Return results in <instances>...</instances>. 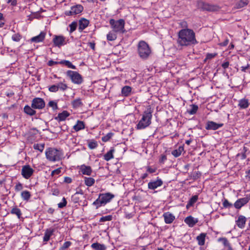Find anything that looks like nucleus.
Instances as JSON below:
<instances>
[{
    "label": "nucleus",
    "instance_id": "obj_4",
    "mask_svg": "<svg viewBox=\"0 0 250 250\" xmlns=\"http://www.w3.org/2000/svg\"><path fill=\"white\" fill-rule=\"evenodd\" d=\"M63 153L62 150L55 148L50 147L45 151L46 159L51 162H56L60 161Z\"/></svg>",
    "mask_w": 250,
    "mask_h": 250
},
{
    "label": "nucleus",
    "instance_id": "obj_27",
    "mask_svg": "<svg viewBox=\"0 0 250 250\" xmlns=\"http://www.w3.org/2000/svg\"><path fill=\"white\" fill-rule=\"evenodd\" d=\"M206 234L205 233H202L199 235L197 236L196 239L198 241V244L200 246H203L205 242V237Z\"/></svg>",
    "mask_w": 250,
    "mask_h": 250
},
{
    "label": "nucleus",
    "instance_id": "obj_21",
    "mask_svg": "<svg viewBox=\"0 0 250 250\" xmlns=\"http://www.w3.org/2000/svg\"><path fill=\"white\" fill-rule=\"evenodd\" d=\"M249 104L250 103L249 100L246 98H243L239 101L238 106L240 109H246L249 107Z\"/></svg>",
    "mask_w": 250,
    "mask_h": 250
},
{
    "label": "nucleus",
    "instance_id": "obj_17",
    "mask_svg": "<svg viewBox=\"0 0 250 250\" xmlns=\"http://www.w3.org/2000/svg\"><path fill=\"white\" fill-rule=\"evenodd\" d=\"M163 216L166 224H170L175 219V216L169 212L164 213Z\"/></svg>",
    "mask_w": 250,
    "mask_h": 250
},
{
    "label": "nucleus",
    "instance_id": "obj_18",
    "mask_svg": "<svg viewBox=\"0 0 250 250\" xmlns=\"http://www.w3.org/2000/svg\"><path fill=\"white\" fill-rule=\"evenodd\" d=\"M45 33L43 32H41L39 35L34 37L31 39V41L32 42L38 43L41 42H42L45 38Z\"/></svg>",
    "mask_w": 250,
    "mask_h": 250
},
{
    "label": "nucleus",
    "instance_id": "obj_52",
    "mask_svg": "<svg viewBox=\"0 0 250 250\" xmlns=\"http://www.w3.org/2000/svg\"><path fill=\"white\" fill-rule=\"evenodd\" d=\"M66 204L67 201L66 200V199L64 197H63L62 199V202L58 204V206L59 208H62L65 207L66 206Z\"/></svg>",
    "mask_w": 250,
    "mask_h": 250
},
{
    "label": "nucleus",
    "instance_id": "obj_1",
    "mask_svg": "<svg viewBox=\"0 0 250 250\" xmlns=\"http://www.w3.org/2000/svg\"><path fill=\"white\" fill-rule=\"evenodd\" d=\"M177 42L181 46H189L197 43L194 31L190 29H182L178 32Z\"/></svg>",
    "mask_w": 250,
    "mask_h": 250
},
{
    "label": "nucleus",
    "instance_id": "obj_32",
    "mask_svg": "<svg viewBox=\"0 0 250 250\" xmlns=\"http://www.w3.org/2000/svg\"><path fill=\"white\" fill-rule=\"evenodd\" d=\"M114 152V149L111 148L109 151H108L106 153H105L104 156V159L108 161L111 159L113 158V152Z\"/></svg>",
    "mask_w": 250,
    "mask_h": 250
},
{
    "label": "nucleus",
    "instance_id": "obj_3",
    "mask_svg": "<svg viewBox=\"0 0 250 250\" xmlns=\"http://www.w3.org/2000/svg\"><path fill=\"white\" fill-rule=\"evenodd\" d=\"M114 197V195L109 192L100 193L98 198L92 203V205L95 206L96 208H98L109 203Z\"/></svg>",
    "mask_w": 250,
    "mask_h": 250
},
{
    "label": "nucleus",
    "instance_id": "obj_47",
    "mask_svg": "<svg viewBox=\"0 0 250 250\" xmlns=\"http://www.w3.org/2000/svg\"><path fill=\"white\" fill-rule=\"evenodd\" d=\"M218 241L219 242H222L224 246L226 247L229 246L230 245L228 239L225 237L219 238L218 239Z\"/></svg>",
    "mask_w": 250,
    "mask_h": 250
},
{
    "label": "nucleus",
    "instance_id": "obj_13",
    "mask_svg": "<svg viewBox=\"0 0 250 250\" xmlns=\"http://www.w3.org/2000/svg\"><path fill=\"white\" fill-rule=\"evenodd\" d=\"M223 126V124H217L213 121H208L206 125V129L207 130H217L218 128L222 127Z\"/></svg>",
    "mask_w": 250,
    "mask_h": 250
},
{
    "label": "nucleus",
    "instance_id": "obj_53",
    "mask_svg": "<svg viewBox=\"0 0 250 250\" xmlns=\"http://www.w3.org/2000/svg\"><path fill=\"white\" fill-rule=\"evenodd\" d=\"M21 36L20 34H15L12 35V39L14 42H19L20 40L21 39Z\"/></svg>",
    "mask_w": 250,
    "mask_h": 250
},
{
    "label": "nucleus",
    "instance_id": "obj_62",
    "mask_svg": "<svg viewBox=\"0 0 250 250\" xmlns=\"http://www.w3.org/2000/svg\"><path fill=\"white\" fill-rule=\"evenodd\" d=\"M5 22L4 17H0V27H3Z\"/></svg>",
    "mask_w": 250,
    "mask_h": 250
},
{
    "label": "nucleus",
    "instance_id": "obj_11",
    "mask_svg": "<svg viewBox=\"0 0 250 250\" xmlns=\"http://www.w3.org/2000/svg\"><path fill=\"white\" fill-rule=\"evenodd\" d=\"M34 170L29 165H25L22 167L21 169V175L26 179H29L33 174Z\"/></svg>",
    "mask_w": 250,
    "mask_h": 250
},
{
    "label": "nucleus",
    "instance_id": "obj_34",
    "mask_svg": "<svg viewBox=\"0 0 250 250\" xmlns=\"http://www.w3.org/2000/svg\"><path fill=\"white\" fill-rule=\"evenodd\" d=\"M131 87L129 86H125L122 89V94L124 96H128L130 95L131 91Z\"/></svg>",
    "mask_w": 250,
    "mask_h": 250
},
{
    "label": "nucleus",
    "instance_id": "obj_57",
    "mask_svg": "<svg viewBox=\"0 0 250 250\" xmlns=\"http://www.w3.org/2000/svg\"><path fill=\"white\" fill-rule=\"evenodd\" d=\"M61 172V168H58L57 169H56L54 170H53L51 172V175L52 176H54L55 175H59Z\"/></svg>",
    "mask_w": 250,
    "mask_h": 250
},
{
    "label": "nucleus",
    "instance_id": "obj_43",
    "mask_svg": "<svg viewBox=\"0 0 250 250\" xmlns=\"http://www.w3.org/2000/svg\"><path fill=\"white\" fill-rule=\"evenodd\" d=\"M57 86L58 87V90H60L62 91H65L68 88L67 84L62 82L58 83Z\"/></svg>",
    "mask_w": 250,
    "mask_h": 250
},
{
    "label": "nucleus",
    "instance_id": "obj_9",
    "mask_svg": "<svg viewBox=\"0 0 250 250\" xmlns=\"http://www.w3.org/2000/svg\"><path fill=\"white\" fill-rule=\"evenodd\" d=\"M45 105L44 101L41 98H35L32 101L31 107L34 109H42Z\"/></svg>",
    "mask_w": 250,
    "mask_h": 250
},
{
    "label": "nucleus",
    "instance_id": "obj_42",
    "mask_svg": "<svg viewBox=\"0 0 250 250\" xmlns=\"http://www.w3.org/2000/svg\"><path fill=\"white\" fill-rule=\"evenodd\" d=\"M72 105L75 108H78L82 106L83 105V103L81 99L79 98L74 100L72 102Z\"/></svg>",
    "mask_w": 250,
    "mask_h": 250
},
{
    "label": "nucleus",
    "instance_id": "obj_29",
    "mask_svg": "<svg viewBox=\"0 0 250 250\" xmlns=\"http://www.w3.org/2000/svg\"><path fill=\"white\" fill-rule=\"evenodd\" d=\"M21 196L23 201H28L31 197V194L29 191L24 190L21 192Z\"/></svg>",
    "mask_w": 250,
    "mask_h": 250
},
{
    "label": "nucleus",
    "instance_id": "obj_36",
    "mask_svg": "<svg viewBox=\"0 0 250 250\" xmlns=\"http://www.w3.org/2000/svg\"><path fill=\"white\" fill-rule=\"evenodd\" d=\"M11 213L16 215L19 219H20L21 215V212L20 208L17 207H14L11 210Z\"/></svg>",
    "mask_w": 250,
    "mask_h": 250
},
{
    "label": "nucleus",
    "instance_id": "obj_63",
    "mask_svg": "<svg viewBox=\"0 0 250 250\" xmlns=\"http://www.w3.org/2000/svg\"><path fill=\"white\" fill-rule=\"evenodd\" d=\"M229 66V62H226L222 64V67L225 69L228 68Z\"/></svg>",
    "mask_w": 250,
    "mask_h": 250
},
{
    "label": "nucleus",
    "instance_id": "obj_30",
    "mask_svg": "<svg viewBox=\"0 0 250 250\" xmlns=\"http://www.w3.org/2000/svg\"><path fill=\"white\" fill-rule=\"evenodd\" d=\"M69 115V114L67 111H63L58 114V116L56 117V119L58 120L59 121H64Z\"/></svg>",
    "mask_w": 250,
    "mask_h": 250
},
{
    "label": "nucleus",
    "instance_id": "obj_20",
    "mask_svg": "<svg viewBox=\"0 0 250 250\" xmlns=\"http://www.w3.org/2000/svg\"><path fill=\"white\" fill-rule=\"evenodd\" d=\"M89 21L85 18H82L79 21V29L82 31L89 24Z\"/></svg>",
    "mask_w": 250,
    "mask_h": 250
},
{
    "label": "nucleus",
    "instance_id": "obj_10",
    "mask_svg": "<svg viewBox=\"0 0 250 250\" xmlns=\"http://www.w3.org/2000/svg\"><path fill=\"white\" fill-rule=\"evenodd\" d=\"M250 200V193L247 194L246 197L240 198L236 201L234 204V207L236 209H240L243 206L247 204Z\"/></svg>",
    "mask_w": 250,
    "mask_h": 250
},
{
    "label": "nucleus",
    "instance_id": "obj_50",
    "mask_svg": "<svg viewBox=\"0 0 250 250\" xmlns=\"http://www.w3.org/2000/svg\"><path fill=\"white\" fill-rule=\"evenodd\" d=\"M71 245V243L70 241H66L64 243L63 245L59 249V250H66Z\"/></svg>",
    "mask_w": 250,
    "mask_h": 250
},
{
    "label": "nucleus",
    "instance_id": "obj_59",
    "mask_svg": "<svg viewBox=\"0 0 250 250\" xmlns=\"http://www.w3.org/2000/svg\"><path fill=\"white\" fill-rule=\"evenodd\" d=\"M217 55L216 53H208L206 55V59L210 60L214 58Z\"/></svg>",
    "mask_w": 250,
    "mask_h": 250
},
{
    "label": "nucleus",
    "instance_id": "obj_23",
    "mask_svg": "<svg viewBox=\"0 0 250 250\" xmlns=\"http://www.w3.org/2000/svg\"><path fill=\"white\" fill-rule=\"evenodd\" d=\"M54 232V229H53L50 228L47 229L44 233V235L43 236V241L46 242L49 241L50 237L52 235Z\"/></svg>",
    "mask_w": 250,
    "mask_h": 250
},
{
    "label": "nucleus",
    "instance_id": "obj_40",
    "mask_svg": "<svg viewBox=\"0 0 250 250\" xmlns=\"http://www.w3.org/2000/svg\"><path fill=\"white\" fill-rule=\"evenodd\" d=\"M34 149L39 150L40 152H42L44 148V144H35L33 145Z\"/></svg>",
    "mask_w": 250,
    "mask_h": 250
},
{
    "label": "nucleus",
    "instance_id": "obj_12",
    "mask_svg": "<svg viewBox=\"0 0 250 250\" xmlns=\"http://www.w3.org/2000/svg\"><path fill=\"white\" fill-rule=\"evenodd\" d=\"M163 184V181L159 177L156 180H151L148 183V188L151 190H154L158 187H161Z\"/></svg>",
    "mask_w": 250,
    "mask_h": 250
},
{
    "label": "nucleus",
    "instance_id": "obj_48",
    "mask_svg": "<svg viewBox=\"0 0 250 250\" xmlns=\"http://www.w3.org/2000/svg\"><path fill=\"white\" fill-rule=\"evenodd\" d=\"M48 106L52 107L53 110L58 109L57 102L54 101H50L48 103Z\"/></svg>",
    "mask_w": 250,
    "mask_h": 250
},
{
    "label": "nucleus",
    "instance_id": "obj_25",
    "mask_svg": "<svg viewBox=\"0 0 250 250\" xmlns=\"http://www.w3.org/2000/svg\"><path fill=\"white\" fill-rule=\"evenodd\" d=\"M24 112L27 115L30 116L34 115L36 111L31 106L26 105L24 107Z\"/></svg>",
    "mask_w": 250,
    "mask_h": 250
},
{
    "label": "nucleus",
    "instance_id": "obj_15",
    "mask_svg": "<svg viewBox=\"0 0 250 250\" xmlns=\"http://www.w3.org/2000/svg\"><path fill=\"white\" fill-rule=\"evenodd\" d=\"M53 42L56 46L60 47L65 44V38L62 36H56L53 39Z\"/></svg>",
    "mask_w": 250,
    "mask_h": 250
},
{
    "label": "nucleus",
    "instance_id": "obj_6",
    "mask_svg": "<svg viewBox=\"0 0 250 250\" xmlns=\"http://www.w3.org/2000/svg\"><path fill=\"white\" fill-rule=\"evenodd\" d=\"M109 23L115 32L124 33L125 32V21L123 19L115 20L111 19Z\"/></svg>",
    "mask_w": 250,
    "mask_h": 250
},
{
    "label": "nucleus",
    "instance_id": "obj_8",
    "mask_svg": "<svg viewBox=\"0 0 250 250\" xmlns=\"http://www.w3.org/2000/svg\"><path fill=\"white\" fill-rule=\"evenodd\" d=\"M197 6L199 9L203 11H215L218 9V7L216 5H209L202 0H198L197 2Z\"/></svg>",
    "mask_w": 250,
    "mask_h": 250
},
{
    "label": "nucleus",
    "instance_id": "obj_14",
    "mask_svg": "<svg viewBox=\"0 0 250 250\" xmlns=\"http://www.w3.org/2000/svg\"><path fill=\"white\" fill-rule=\"evenodd\" d=\"M80 172L83 174L90 176L92 172V169L90 166L82 165L79 167Z\"/></svg>",
    "mask_w": 250,
    "mask_h": 250
},
{
    "label": "nucleus",
    "instance_id": "obj_46",
    "mask_svg": "<svg viewBox=\"0 0 250 250\" xmlns=\"http://www.w3.org/2000/svg\"><path fill=\"white\" fill-rule=\"evenodd\" d=\"M112 218H113V217L111 215H106V216H103V217H102L100 219L99 221L100 222H106V221H109L112 220Z\"/></svg>",
    "mask_w": 250,
    "mask_h": 250
},
{
    "label": "nucleus",
    "instance_id": "obj_39",
    "mask_svg": "<svg viewBox=\"0 0 250 250\" xmlns=\"http://www.w3.org/2000/svg\"><path fill=\"white\" fill-rule=\"evenodd\" d=\"M184 148L182 146H180L178 149H175L172 151V154L175 157H178L181 155Z\"/></svg>",
    "mask_w": 250,
    "mask_h": 250
},
{
    "label": "nucleus",
    "instance_id": "obj_26",
    "mask_svg": "<svg viewBox=\"0 0 250 250\" xmlns=\"http://www.w3.org/2000/svg\"><path fill=\"white\" fill-rule=\"evenodd\" d=\"M85 128V125L83 122L81 121H78L76 124L73 126V129L76 131H79Z\"/></svg>",
    "mask_w": 250,
    "mask_h": 250
},
{
    "label": "nucleus",
    "instance_id": "obj_35",
    "mask_svg": "<svg viewBox=\"0 0 250 250\" xmlns=\"http://www.w3.org/2000/svg\"><path fill=\"white\" fill-rule=\"evenodd\" d=\"M59 64H63L66 66L67 67L72 68L73 69H76V67L70 61L67 60H62L59 62Z\"/></svg>",
    "mask_w": 250,
    "mask_h": 250
},
{
    "label": "nucleus",
    "instance_id": "obj_58",
    "mask_svg": "<svg viewBox=\"0 0 250 250\" xmlns=\"http://www.w3.org/2000/svg\"><path fill=\"white\" fill-rule=\"evenodd\" d=\"M146 171L149 173H153L156 172V168H152L150 167H146Z\"/></svg>",
    "mask_w": 250,
    "mask_h": 250
},
{
    "label": "nucleus",
    "instance_id": "obj_37",
    "mask_svg": "<svg viewBox=\"0 0 250 250\" xmlns=\"http://www.w3.org/2000/svg\"><path fill=\"white\" fill-rule=\"evenodd\" d=\"M248 149L247 148V147L244 146L241 152L237 154V157H240L242 160L245 159L247 157L246 153L248 151Z\"/></svg>",
    "mask_w": 250,
    "mask_h": 250
},
{
    "label": "nucleus",
    "instance_id": "obj_41",
    "mask_svg": "<svg viewBox=\"0 0 250 250\" xmlns=\"http://www.w3.org/2000/svg\"><path fill=\"white\" fill-rule=\"evenodd\" d=\"M88 146L90 149H93L98 146V143L96 141L91 140L88 141Z\"/></svg>",
    "mask_w": 250,
    "mask_h": 250
},
{
    "label": "nucleus",
    "instance_id": "obj_55",
    "mask_svg": "<svg viewBox=\"0 0 250 250\" xmlns=\"http://www.w3.org/2000/svg\"><path fill=\"white\" fill-rule=\"evenodd\" d=\"M201 176V173L199 171H195L192 174V177L194 180L198 179Z\"/></svg>",
    "mask_w": 250,
    "mask_h": 250
},
{
    "label": "nucleus",
    "instance_id": "obj_51",
    "mask_svg": "<svg viewBox=\"0 0 250 250\" xmlns=\"http://www.w3.org/2000/svg\"><path fill=\"white\" fill-rule=\"evenodd\" d=\"M77 26V23L76 22H75V21L72 22L69 25V27H70V31H69V32H70V33H72L73 32H74L76 30Z\"/></svg>",
    "mask_w": 250,
    "mask_h": 250
},
{
    "label": "nucleus",
    "instance_id": "obj_28",
    "mask_svg": "<svg viewBox=\"0 0 250 250\" xmlns=\"http://www.w3.org/2000/svg\"><path fill=\"white\" fill-rule=\"evenodd\" d=\"M91 247L94 250H105L106 247L104 244H101L98 242L93 243Z\"/></svg>",
    "mask_w": 250,
    "mask_h": 250
},
{
    "label": "nucleus",
    "instance_id": "obj_33",
    "mask_svg": "<svg viewBox=\"0 0 250 250\" xmlns=\"http://www.w3.org/2000/svg\"><path fill=\"white\" fill-rule=\"evenodd\" d=\"M84 184L87 187H91L95 183V179L92 177H84Z\"/></svg>",
    "mask_w": 250,
    "mask_h": 250
},
{
    "label": "nucleus",
    "instance_id": "obj_44",
    "mask_svg": "<svg viewBox=\"0 0 250 250\" xmlns=\"http://www.w3.org/2000/svg\"><path fill=\"white\" fill-rule=\"evenodd\" d=\"M117 39V35L113 32H110L107 35V39L110 41H113Z\"/></svg>",
    "mask_w": 250,
    "mask_h": 250
},
{
    "label": "nucleus",
    "instance_id": "obj_54",
    "mask_svg": "<svg viewBox=\"0 0 250 250\" xmlns=\"http://www.w3.org/2000/svg\"><path fill=\"white\" fill-rule=\"evenodd\" d=\"M49 91L51 92H56L58 91V87L57 84H54L50 86L48 88Z\"/></svg>",
    "mask_w": 250,
    "mask_h": 250
},
{
    "label": "nucleus",
    "instance_id": "obj_24",
    "mask_svg": "<svg viewBox=\"0 0 250 250\" xmlns=\"http://www.w3.org/2000/svg\"><path fill=\"white\" fill-rule=\"evenodd\" d=\"M249 2V0H240L235 3L234 7L236 9L243 8L247 5Z\"/></svg>",
    "mask_w": 250,
    "mask_h": 250
},
{
    "label": "nucleus",
    "instance_id": "obj_56",
    "mask_svg": "<svg viewBox=\"0 0 250 250\" xmlns=\"http://www.w3.org/2000/svg\"><path fill=\"white\" fill-rule=\"evenodd\" d=\"M15 189L16 191H19L23 189L22 184L20 182L17 183L15 187Z\"/></svg>",
    "mask_w": 250,
    "mask_h": 250
},
{
    "label": "nucleus",
    "instance_id": "obj_38",
    "mask_svg": "<svg viewBox=\"0 0 250 250\" xmlns=\"http://www.w3.org/2000/svg\"><path fill=\"white\" fill-rule=\"evenodd\" d=\"M191 108L188 109L187 112L190 115H194L198 109V106L197 105L191 104L190 105Z\"/></svg>",
    "mask_w": 250,
    "mask_h": 250
},
{
    "label": "nucleus",
    "instance_id": "obj_7",
    "mask_svg": "<svg viewBox=\"0 0 250 250\" xmlns=\"http://www.w3.org/2000/svg\"><path fill=\"white\" fill-rule=\"evenodd\" d=\"M66 75L70 78L72 82L74 83L80 84L83 82L82 76L76 71L68 70L66 72Z\"/></svg>",
    "mask_w": 250,
    "mask_h": 250
},
{
    "label": "nucleus",
    "instance_id": "obj_49",
    "mask_svg": "<svg viewBox=\"0 0 250 250\" xmlns=\"http://www.w3.org/2000/svg\"><path fill=\"white\" fill-rule=\"evenodd\" d=\"M223 206L225 208H230L233 206V205L229 203L227 199H225L223 201Z\"/></svg>",
    "mask_w": 250,
    "mask_h": 250
},
{
    "label": "nucleus",
    "instance_id": "obj_64",
    "mask_svg": "<svg viewBox=\"0 0 250 250\" xmlns=\"http://www.w3.org/2000/svg\"><path fill=\"white\" fill-rule=\"evenodd\" d=\"M181 25L183 29H186L188 27V25L186 21H182L181 23Z\"/></svg>",
    "mask_w": 250,
    "mask_h": 250
},
{
    "label": "nucleus",
    "instance_id": "obj_22",
    "mask_svg": "<svg viewBox=\"0 0 250 250\" xmlns=\"http://www.w3.org/2000/svg\"><path fill=\"white\" fill-rule=\"evenodd\" d=\"M246 222V218L243 215H240L236 221V224L239 228L243 229L245 227Z\"/></svg>",
    "mask_w": 250,
    "mask_h": 250
},
{
    "label": "nucleus",
    "instance_id": "obj_31",
    "mask_svg": "<svg viewBox=\"0 0 250 250\" xmlns=\"http://www.w3.org/2000/svg\"><path fill=\"white\" fill-rule=\"evenodd\" d=\"M198 199V196L197 195L192 196L187 203L186 208L188 209L190 207L193 206V205L196 202Z\"/></svg>",
    "mask_w": 250,
    "mask_h": 250
},
{
    "label": "nucleus",
    "instance_id": "obj_16",
    "mask_svg": "<svg viewBox=\"0 0 250 250\" xmlns=\"http://www.w3.org/2000/svg\"><path fill=\"white\" fill-rule=\"evenodd\" d=\"M83 9V6L81 4H77L72 6L70 10L71 15H77L81 13Z\"/></svg>",
    "mask_w": 250,
    "mask_h": 250
},
{
    "label": "nucleus",
    "instance_id": "obj_5",
    "mask_svg": "<svg viewBox=\"0 0 250 250\" xmlns=\"http://www.w3.org/2000/svg\"><path fill=\"white\" fill-rule=\"evenodd\" d=\"M137 50L140 57L146 60L149 56L151 51L148 44L145 41H140L137 46Z\"/></svg>",
    "mask_w": 250,
    "mask_h": 250
},
{
    "label": "nucleus",
    "instance_id": "obj_2",
    "mask_svg": "<svg viewBox=\"0 0 250 250\" xmlns=\"http://www.w3.org/2000/svg\"><path fill=\"white\" fill-rule=\"evenodd\" d=\"M152 111L150 108H147L143 114L141 120L136 125L137 129H144L148 127L151 123Z\"/></svg>",
    "mask_w": 250,
    "mask_h": 250
},
{
    "label": "nucleus",
    "instance_id": "obj_60",
    "mask_svg": "<svg viewBox=\"0 0 250 250\" xmlns=\"http://www.w3.org/2000/svg\"><path fill=\"white\" fill-rule=\"evenodd\" d=\"M59 64V62H55L53 60H50L48 61L47 64L49 66H52L55 64Z\"/></svg>",
    "mask_w": 250,
    "mask_h": 250
},
{
    "label": "nucleus",
    "instance_id": "obj_61",
    "mask_svg": "<svg viewBox=\"0 0 250 250\" xmlns=\"http://www.w3.org/2000/svg\"><path fill=\"white\" fill-rule=\"evenodd\" d=\"M167 158L166 155H163L161 156L160 159H159V162L162 164H164L165 162L166 161Z\"/></svg>",
    "mask_w": 250,
    "mask_h": 250
},
{
    "label": "nucleus",
    "instance_id": "obj_19",
    "mask_svg": "<svg viewBox=\"0 0 250 250\" xmlns=\"http://www.w3.org/2000/svg\"><path fill=\"white\" fill-rule=\"evenodd\" d=\"M198 222L197 219H195L191 216L186 217L185 219V222L190 227H193Z\"/></svg>",
    "mask_w": 250,
    "mask_h": 250
},
{
    "label": "nucleus",
    "instance_id": "obj_45",
    "mask_svg": "<svg viewBox=\"0 0 250 250\" xmlns=\"http://www.w3.org/2000/svg\"><path fill=\"white\" fill-rule=\"evenodd\" d=\"M114 134L112 132L108 133L106 135L102 138V140L104 142L108 141L113 136Z\"/></svg>",
    "mask_w": 250,
    "mask_h": 250
}]
</instances>
